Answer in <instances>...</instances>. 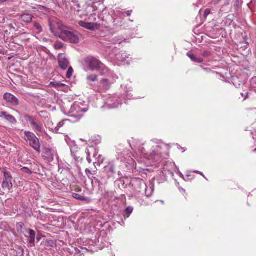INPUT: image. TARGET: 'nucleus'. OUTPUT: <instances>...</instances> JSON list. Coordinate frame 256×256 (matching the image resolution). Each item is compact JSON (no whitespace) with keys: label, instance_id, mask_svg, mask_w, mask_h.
Wrapping results in <instances>:
<instances>
[{"label":"nucleus","instance_id":"1","mask_svg":"<svg viewBox=\"0 0 256 256\" xmlns=\"http://www.w3.org/2000/svg\"><path fill=\"white\" fill-rule=\"evenodd\" d=\"M98 18L100 20L102 21V24H98L96 22H88L82 20L78 22V24L80 26L92 31L99 30L102 26L108 27L107 25H108L112 22L114 23V25L116 26H118V25L120 26L122 24V20L121 19L120 20H118V22H116V18H114L110 15L108 12V10L106 8H104L102 13L98 14Z\"/></svg>","mask_w":256,"mask_h":256},{"label":"nucleus","instance_id":"2","mask_svg":"<svg viewBox=\"0 0 256 256\" xmlns=\"http://www.w3.org/2000/svg\"><path fill=\"white\" fill-rule=\"evenodd\" d=\"M50 32L56 36L63 40L72 44H78L80 42V35L78 32L71 30L62 24H56V30H55L52 24L50 25Z\"/></svg>","mask_w":256,"mask_h":256},{"label":"nucleus","instance_id":"3","mask_svg":"<svg viewBox=\"0 0 256 256\" xmlns=\"http://www.w3.org/2000/svg\"><path fill=\"white\" fill-rule=\"evenodd\" d=\"M4 177L2 179L1 188H0V195L3 196L6 192H9L13 188L12 183V177L10 172L6 171V168H4Z\"/></svg>","mask_w":256,"mask_h":256},{"label":"nucleus","instance_id":"4","mask_svg":"<svg viewBox=\"0 0 256 256\" xmlns=\"http://www.w3.org/2000/svg\"><path fill=\"white\" fill-rule=\"evenodd\" d=\"M84 62L88 68L92 71L96 70L102 68V74H105L108 72L106 67L103 68L102 64L98 59L93 56H88L85 58Z\"/></svg>","mask_w":256,"mask_h":256},{"label":"nucleus","instance_id":"5","mask_svg":"<svg viewBox=\"0 0 256 256\" xmlns=\"http://www.w3.org/2000/svg\"><path fill=\"white\" fill-rule=\"evenodd\" d=\"M88 110V108L82 103L75 102L71 106L69 111L70 116L78 119H80L84 113Z\"/></svg>","mask_w":256,"mask_h":256},{"label":"nucleus","instance_id":"6","mask_svg":"<svg viewBox=\"0 0 256 256\" xmlns=\"http://www.w3.org/2000/svg\"><path fill=\"white\" fill-rule=\"evenodd\" d=\"M24 138L36 152L38 154L40 152V140L34 134L29 131H25Z\"/></svg>","mask_w":256,"mask_h":256},{"label":"nucleus","instance_id":"7","mask_svg":"<svg viewBox=\"0 0 256 256\" xmlns=\"http://www.w3.org/2000/svg\"><path fill=\"white\" fill-rule=\"evenodd\" d=\"M104 172L108 176V177H114L116 172H118V176H120V172L118 168V162L111 161L108 162L107 164L104 166Z\"/></svg>","mask_w":256,"mask_h":256},{"label":"nucleus","instance_id":"8","mask_svg":"<svg viewBox=\"0 0 256 256\" xmlns=\"http://www.w3.org/2000/svg\"><path fill=\"white\" fill-rule=\"evenodd\" d=\"M24 118L26 121L30 122L31 127L37 135H38L40 133H42L44 132L42 124H38L36 118L30 116L28 115H26L24 116Z\"/></svg>","mask_w":256,"mask_h":256},{"label":"nucleus","instance_id":"9","mask_svg":"<svg viewBox=\"0 0 256 256\" xmlns=\"http://www.w3.org/2000/svg\"><path fill=\"white\" fill-rule=\"evenodd\" d=\"M42 156L48 162H53L54 157H56L58 161L59 160L57 151L54 148H46L44 150Z\"/></svg>","mask_w":256,"mask_h":256},{"label":"nucleus","instance_id":"10","mask_svg":"<svg viewBox=\"0 0 256 256\" xmlns=\"http://www.w3.org/2000/svg\"><path fill=\"white\" fill-rule=\"evenodd\" d=\"M70 121L64 120L60 122L57 126L55 128L57 133L65 134L69 130Z\"/></svg>","mask_w":256,"mask_h":256},{"label":"nucleus","instance_id":"11","mask_svg":"<svg viewBox=\"0 0 256 256\" xmlns=\"http://www.w3.org/2000/svg\"><path fill=\"white\" fill-rule=\"evenodd\" d=\"M87 12L86 15L88 16V19L90 21L94 22L96 20L98 15L97 8L94 6H88L86 8Z\"/></svg>","mask_w":256,"mask_h":256},{"label":"nucleus","instance_id":"12","mask_svg":"<svg viewBox=\"0 0 256 256\" xmlns=\"http://www.w3.org/2000/svg\"><path fill=\"white\" fill-rule=\"evenodd\" d=\"M106 107L108 108H116L121 104L120 101L117 97H111L106 100Z\"/></svg>","mask_w":256,"mask_h":256},{"label":"nucleus","instance_id":"13","mask_svg":"<svg viewBox=\"0 0 256 256\" xmlns=\"http://www.w3.org/2000/svg\"><path fill=\"white\" fill-rule=\"evenodd\" d=\"M85 152L87 155L86 160L89 164L92 162L90 158V156L92 155L93 157L96 158L98 153V150L94 146H90L86 149Z\"/></svg>","mask_w":256,"mask_h":256},{"label":"nucleus","instance_id":"14","mask_svg":"<svg viewBox=\"0 0 256 256\" xmlns=\"http://www.w3.org/2000/svg\"><path fill=\"white\" fill-rule=\"evenodd\" d=\"M58 62L59 66L62 70H66L68 68L69 61L64 54H60L58 55Z\"/></svg>","mask_w":256,"mask_h":256},{"label":"nucleus","instance_id":"15","mask_svg":"<svg viewBox=\"0 0 256 256\" xmlns=\"http://www.w3.org/2000/svg\"><path fill=\"white\" fill-rule=\"evenodd\" d=\"M4 98L12 106H16L19 104L18 99L10 93H6L4 96Z\"/></svg>","mask_w":256,"mask_h":256},{"label":"nucleus","instance_id":"16","mask_svg":"<svg viewBox=\"0 0 256 256\" xmlns=\"http://www.w3.org/2000/svg\"><path fill=\"white\" fill-rule=\"evenodd\" d=\"M113 82H110L108 79L103 78L100 82V88L102 91H107L110 88Z\"/></svg>","mask_w":256,"mask_h":256},{"label":"nucleus","instance_id":"17","mask_svg":"<svg viewBox=\"0 0 256 256\" xmlns=\"http://www.w3.org/2000/svg\"><path fill=\"white\" fill-rule=\"evenodd\" d=\"M110 177H108V176L106 175L104 172L100 175V178H97L96 177L94 178V180L98 184L99 186L100 185H103L104 184H106L107 183L108 180Z\"/></svg>","mask_w":256,"mask_h":256},{"label":"nucleus","instance_id":"18","mask_svg":"<svg viewBox=\"0 0 256 256\" xmlns=\"http://www.w3.org/2000/svg\"><path fill=\"white\" fill-rule=\"evenodd\" d=\"M34 18V17L32 14L26 13L20 16V20L24 22L29 24L32 22Z\"/></svg>","mask_w":256,"mask_h":256},{"label":"nucleus","instance_id":"19","mask_svg":"<svg viewBox=\"0 0 256 256\" xmlns=\"http://www.w3.org/2000/svg\"><path fill=\"white\" fill-rule=\"evenodd\" d=\"M26 231L30 234V240H28V243L30 244L32 246H35V240H36V232L31 229H26Z\"/></svg>","mask_w":256,"mask_h":256},{"label":"nucleus","instance_id":"20","mask_svg":"<svg viewBox=\"0 0 256 256\" xmlns=\"http://www.w3.org/2000/svg\"><path fill=\"white\" fill-rule=\"evenodd\" d=\"M70 7L72 11L79 12L80 6L78 0H72L70 4Z\"/></svg>","mask_w":256,"mask_h":256},{"label":"nucleus","instance_id":"21","mask_svg":"<svg viewBox=\"0 0 256 256\" xmlns=\"http://www.w3.org/2000/svg\"><path fill=\"white\" fill-rule=\"evenodd\" d=\"M116 58L117 60L124 62L126 60L127 57L126 54L124 52H118L115 54Z\"/></svg>","mask_w":256,"mask_h":256},{"label":"nucleus","instance_id":"22","mask_svg":"<svg viewBox=\"0 0 256 256\" xmlns=\"http://www.w3.org/2000/svg\"><path fill=\"white\" fill-rule=\"evenodd\" d=\"M50 86L54 88H60L66 86V84L59 82H52Z\"/></svg>","mask_w":256,"mask_h":256},{"label":"nucleus","instance_id":"23","mask_svg":"<svg viewBox=\"0 0 256 256\" xmlns=\"http://www.w3.org/2000/svg\"><path fill=\"white\" fill-rule=\"evenodd\" d=\"M20 170L25 174V178H26L32 174V172L30 169L26 167H23L20 169Z\"/></svg>","mask_w":256,"mask_h":256},{"label":"nucleus","instance_id":"24","mask_svg":"<svg viewBox=\"0 0 256 256\" xmlns=\"http://www.w3.org/2000/svg\"><path fill=\"white\" fill-rule=\"evenodd\" d=\"M16 227L18 232H22L24 229H25L26 230V229L25 228L24 224L22 222H18L16 224Z\"/></svg>","mask_w":256,"mask_h":256},{"label":"nucleus","instance_id":"25","mask_svg":"<svg viewBox=\"0 0 256 256\" xmlns=\"http://www.w3.org/2000/svg\"><path fill=\"white\" fill-rule=\"evenodd\" d=\"M124 40L125 39L122 36H116L112 40V42L114 44H120L122 42H124Z\"/></svg>","mask_w":256,"mask_h":256},{"label":"nucleus","instance_id":"26","mask_svg":"<svg viewBox=\"0 0 256 256\" xmlns=\"http://www.w3.org/2000/svg\"><path fill=\"white\" fill-rule=\"evenodd\" d=\"M86 80L90 82H96L98 80V76L93 74H90L87 76Z\"/></svg>","mask_w":256,"mask_h":256},{"label":"nucleus","instance_id":"27","mask_svg":"<svg viewBox=\"0 0 256 256\" xmlns=\"http://www.w3.org/2000/svg\"><path fill=\"white\" fill-rule=\"evenodd\" d=\"M46 246L54 248L56 246V241L53 240H48L46 242Z\"/></svg>","mask_w":256,"mask_h":256},{"label":"nucleus","instance_id":"28","mask_svg":"<svg viewBox=\"0 0 256 256\" xmlns=\"http://www.w3.org/2000/svg\"><path fill=\"white\" fill-rule=\"evenodd\" d=\"M6 120L9 121L10 122L13 124H16L17 122L15 118L10 114H8L6 118Z\"/></svg>","mask_w":256,"mask_h":256},{"label":"nucleus","instance_id":"29","mask_svg":"<svg viewBox=\"0 0 256 256\" xmlns=\"http://www.w3.org/2000/svg\"><path fill=\"white\" fill-rule=\"evenodd\" d=\"M72 196L74 198L78 200H85V198L84 196H80L76 193H73Z\"/></svg>","mask_w":256,"mask_h":256},{"label":"nucleus","instance_id":"30","mask_svg":"<svg viewBox=\"0 0 256 256\" xmlns=\"http://www.w3.org/2000/svg\"><path fill=\"white\" fill-rule=\"evenodd\" d=\"M64 46V44L60 42H56L54 44V47L56 50H60Z\"/></svg>","mask_w":256,"mask_h":256},{"label":"nucleus","instance_id":"31","mask_svg":"<svg viewBox=\"0 0 256 256\" xmlns=\"http://www.w3.org/2000/svg\"><path fill=\"white\" fill-rule=\"evenodd\" d=\"M73 72H74V70H73L72 67V66L69 67L68 68V70L66 74V77L68 78H71V77L72 76Z\"/></svg>","mask_w":256,"mask_h":256},{"label":"nucleus","instance_id":"32","mask_svg":"<svg viewBox=\"0 0 256 256\" xmlns=\"http://www.w3.org/2000/svg\"><path fill=\"white\" fill-rule=\"evenodd\" d=\"M34 28H35V29L38 30L39 32H40L42 31V28L40 24H38V22H34Z\"/></svg>","mask_w":256,"mask_h":256},{"label":"nucleus","instance_id":"33","mask_svg":"<svg viewBox=\"0 0 256 256\" xmlns=\"http://www.w3.org/2000/svg\"><path fill=\"white\" fill-rule=\"evenodd\" d=\"M192 62L198 64H201L204 62V60L201 58H198L195 56Z\"/></svg>","mask_w":256,"mask_h":256},{"label":"nucleus","instance_id":"34","mask_svg":"<svg viewBox=\"0 0 256 256\" xmlns=\"http://www.w3.org/2000/svg\"><path fill=\"white\" fill-rule=\"evenodd\" d=\"M134 208L132 206H128V208H126L125 210V212L126 214H130L132 212Z\"/></svg>","mask_w":256,"mask_h":256},{"label":"nucleus","instance_id":"35","mask_svg":"<svg viewBox=\"0 0 256 256\" xmlns=\"http://www.w3.org/2000/svg\"><path fill=\"white\" fill-rule=\"evenodd\" d=\"M202 55L204 58H208L211 56V52L206 50L202 54Z\"/></svg>","mask_w":256,"mask_h":256},{"label":"nucleus","instance_id":"36","mask_svg":"<svg viewBox=\"0 0 256 256\" xmlns=\"http://www.w3.org/2000/svg\"><path fill=\"white\" fill-rule=\"evenodd\" d=\"M104 0H88V4H94L96 2H103Z\"/></svg>","mask_w":256,"mask_h":256},{"label":"nucleus","instance_id":"37","mask_svg":"<svg viewBox=\"0 0 256 256\" xmlns=\"http://www.w3.org/2000/svg\"><path fill=\"white\" fill-rule=\"evenodd\" d=\"M202 69L204 70H206L207 72H212L213 74L216 73V74H219V73L218 72H215L214 71H212V70H210L209 68H204L203 66H202Z\"/></svg>","mask_w":256,"mask_h":256},{"label":"nucleus","instance_id":"38","mask_svg":"<svg viewBox=\"0 0 256 256\" xmlns=\"http://www.w3.org/2000/svg\"><path fill=\"white\" fill-rule=\"evenodd\" d=\"M186 56L190 58V59L192 61L195 57V56L191 52H188L186 54Z\"/></svg>","mask_w":256,"mask_h":256},{"label":"nucleus","instance_id":"39","mask_svg":"<svg viewBox=\"0 0 256 256\" xmlns=\"http://www.w3.org/2000/svg\"><path fill=\"white\" fill-rule=\"evenodd\" d=\"M210 10L208 8L204 10V18H207V16L210 14Z\"/></svg>","mask_w":256,"mask_h":256},{"label":"nucleus","instance_id":"40","mask_svg":"<svg viewBox=\"0 0 256 256\" xmlns=\"http://www.w3.org/2000/svg\"><path fill=\"white\" fill-rule=\"evenodd\" d=\"M132 12V10H128V11H126V12H124L122 13V15L124 16H125V14H126L127 16H130L131 15Z\"/></svg>","mask_w":256,"mask_h":256},{"label":"nucleus","instance_id":"41","mask_svg":"<svg viewBox=\"0 0 256 256\" xmlns=\"http://www.w3.org/2000/svg\"><path fill=\"white\" fill-rule=\"evenodd\" d=\"M7 115L6 112H0V118H4L6 119Z\"/></svg>","mask_w":256,"mask_h":256},{"label":"nucleus","instance_id":"42","mask_svg":"<svg viewBox=\"0 0 256 256\" xmlns=\"http://www.w3.org/2000/svg\"><path fill=\"white\" fill-rule=\"evenodd\" d=\"M98 158V162L102 163L103 162V161L104 160V158H102V156L100 155L98 156V157L97 158Z\"/></svg>","mask_w":256,"mask_h":256},{"label":"nucleus","instance_id":"43","mask_svg":"<svg viewBox=\"0 0 256 256\" xmlns=\"http://www.w3.org/2000/svg\"><path fill=\"white\" fill-rule=\"evenodd\" d=\"M85 172H86V174L88 176H89L90 175L92 174V173L91 171L89 169H88V168H86V170Z\"/></svg>","mask_w":256,"mask_h":256},{"label":"nucleus","instance_id":"44","mask_svg":"<svg viewBox=\"0 0 256 256\" xmlns=\"http://www.w3.org/2000/svg\"><path fill=\"white\" fill-rule=\"evenodd\" d=\"M248 92H246V93L245 94H242V96H243V97H244V98H246L248 96Z\"/></svg>","mask_w":256,"mask_h":256},{"label":"nucleus","instance_id":"45","mask_svg":"<svg viewBox=\"0 0 256 256\" xmlns=\"http://www.w3.org/2000/svg\"><path fill=\"white\" fill-rule=\"evenodd\" d=\"M199 174H200L201 176H202L204 178L206 179V178L205 177L204 175V174L202 172H199Z\"/></svg>","mask_w":256,"mask_h":256},{"label":"nucleus","instance_id":"46","mask_svg":"<svg viewBox=\"0 0 256 256\" xmlns=\"http://www.w3.org/2000/svg\"><path fill=\"white\" fill-rule=\"evenodd\" d=\"M121 13H122V12H121L120 11L118 10V11H117V12H116V14L118 15V14H121Z\"/></svg>","mask_w":256,"mask_h":256},{"label":"nucleus","instance_id":"47","mask_svg":"<svg viewBox=\"0 0 256 256\" xmlns=\"http://www.w3.org/2000/svg\"><path fill=\"white\" fill-rule=\"evenodd\" d=\"M36 240H38V241H40V236H37V237H36Z\"/></svg>","mask_w":256,"mask_h":256},{"label":"nucleus","instance_id":"48","mask_svg":"<svg viewBox=\"0 0 256 256\" xmlns=\"http://www.w3.org/2000/svg\"><path fill=\"white\" fill-rule=\"evenodd\" d=\"M194 172H195V173H196V174H199V172H199V171H198V170H196V171H194Z\"/></svg>","mask_w":256,"mask_h":256},{"label":"nucleus","instance_id":"49","mask_svg":"<svg viewBox=\"0 0 256 256\" xmlns=\"http://www.w3.org/2000/svg\"><path fill=\"white\" fill-rule=\"evenodd\" d=\"M127 154H128H128L132 155V154L131 152L128 153Z\"/></svg>","mask_w":256,"mask_h":256},{"label":"nucleus","instance_id":"50","mask_svg":"<svg viewBox=\"0 0 256 256\" xmlns=\"http://www.w3.org/2000/svg\"><path fill=\"white\" fill-rule=\"evenodd\" d=\"M96 162H94V164L95 166V164H96Z\"/></svg>","mask_w":256,"mask_h":256},{"label":"nucleus","instance_id":"51","mask_svg":"<svg viewBox=\"0 0 256 256\" xmlns=\"http://www.w3.org/2000/svg\"><path fill=\"white\" fill-rule=\"evenodd\" d=\"M226 4H229V3H228V2H226Z\"/></svg>","mask_w":256,"mask_h":256},{"label":"nucleus","instance_id":"52","mask_svg":"<svg viewBox=\"0 0 256 256\" xmlns=\"http://www.w3.org/2000/svg\"><path fill=\"white\" fill-rule=\"evenodd\" d=\"M226 4H229V3H228V2H226Z\"/></svg>","mask_w":256,"mask_h":256},{"label":"nucleus","instance_id":"53","mask_svg":"<svg viewBox=\"0 0 256 256\" xmlns=\"http://www.w3.org/2000/svg\"><path fill=\"white\" fill-rule=\"evenodd\" d=\"M80 158V157H78V158H77V160H78V159H79Z\"/></svg>","mask_w":256,"mask_h":256},{"label":"nucleus","instance_id":"54","mask_svg":"<svg viewBox=\"0 0 256 256\" xmlns=\"http://www.w3.org/2000/svg\"><path fill=\"white\" fill-rule=\"evenodd\" d=\"M254 152H256V148L254 150Z\"/></svg>","mask_w":256,"mask_h":256}]
</instances>
